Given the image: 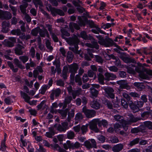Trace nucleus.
<instances>
[{
    "label": "nucleus",
    "mask_w": 152,
    "mask_h": 152,
    "mask_svg": "<svg viewBox=\"0 0 152 152\" xmlns=\"http://www.w3.org/2000/svg\"><path fill=\"white\" fill-rule=\"evenodd\" d=\"M114 118L116 121H119L121 124L126 122V121L124 119L123 117L120 115H115Z\"/></svg>",
    "instance_id": "c756f323"
},
{
    "label": "nucleus",
    "mask_w": 152,
    "mask_h": 152,
    "mask_svg": "<svg viewBox=\"0 0 152 152\" xmlns=\"http://www.w3.org/2000/svg\"><path fill=\"white\" fill-rule=\"evenodd\" d=\"M48 11H50L53 16H56L57 15V9L52 7L50 4H49L46 7Z\"/></svg>",
    "instance_id": "4be33fe9"
},
{
    "label": "nucleus",
    "mask_w": 152,
    "mask_h": 152,
    "mask_svg": "<svg viewBox=\"0 0 152 152\" xmlns=\"http://www.w3.org/2000/svg\"><path fill=\"white\" fill-rule=\"evenodd\" d=\"M14 61V64L20 69H23L25 68L24 66L22 65L21 62L18 59L15 58Z\"/></svg>",
    "instance_id": "cd10ccee"
},
{
    "label": "nucleus",
    "mask_w": 152,
    "mask_h": 152,
    "mask_svg": "<svg viewBox=\"0 0 152 152\" xmlns=\"http://www.w3.org/2000/svg\"><path fill=\"white\" fill-rule=\"evenodd\" d=\"M11 33L13 35L19 36L21 34V31L20 29L12 30L11 31Z\"/></svg>",
    "instance_id": "49530a36"
},
{
    "label": "nucleus",
    "mask_w": 152,
    "mask_h": 152,
    "mask_svg": "<svg viewBox=\"0 0 152 152\" xmlns=\"http://www.w3.org/2000/svg\"><path fill=\"white\" fill-rule=\"evenodd\" d=\"M66 40L69 44L71 45L69 48V50L75 54H80V50H78V45L80 41L76 36L75 35L71 37L66 38Z\"/></svg>",
    "instance_id": "f257e3e1"
},
{
    "label": "nucleus",
    "mask_w": 152,
    "mask_h": 152,
    "mask_svg": "<svg viewBox=\"0 0 152 152\" xmlns=\"http://www.w3.org/2000/svg\"><path fill=\"white\" fill-rule=\"evenodd\" d=\"M123 60L126 63H134L135 62L134 59L131 58L127 56L125 57Z\"/></svg>",
    "instance_id": "37998d69"
},
{
    "label": "nucleus",
    "mask_w": 152,
    "mask_h": 152,
    "mask_svg": "<svg viewBox=\"0 0 152 152\" xmlns=\"http://www.w3.org/2000/svg\"><path fill=\"white\" fill-rule=\"evenodd\" d=\"M119 94L121 95H122L123 97L126 99L127 100H129L130 97L126 92H124L122 90H121L119 91Z\"/></svg>",
    "instance_id": "c03bdc74"
},
{
    "label": "nucleus",
    "mask_w": 152,
    "mask_h": 152,
    "mask_svg": "<svg viewBox=\"0 0 152 152\" xmlns=\"http://www.w3.org/2000/svg\"><path fill=\"white\" fill-rule=\"evenodd\" d=\"M33 1L36 7H37L38 5L40 6L42 5V2L41 0H33Z\"/></svg>",
    "instance_id": "774afa93"
},
{
    "label": "nucleus",
    "mask_w": 152,
    "mask_h": 152,
    "mask_svg": "<svg viewBox=\"0 0 152 152\" xmlns=\"http://www.w3.org/2000/svg\"><path fill=\"white\" fill-rule=\"evenodd\" d=\"M20 93L21 96L24 99L25 101L29 104L31 105L33 104H36V102L35 100H33L31 102L29 101L31 98L26 94L23 92L22 91H20Z\"/></svg>",
    "instance_id": "6e6552de"
},
{
    "label": "nucleus",
    "mask_w": 152,
    "mask_h": 152,
    "mask_svg": "<svg viewBox=\"0 0 152 152\" xmlns=\"http://www.w3.org/2000/svg\"><path fill=\"white\" fill-rule=\"evenodd\" d=\"M50 143H45L44 145L45 146L50 147L55 150L58 151L60 152H64L65 151L61 148L60 145L56 143H53L50 144Z\"/></svg>",
    "instance_id": "0eeeda50"
},
{
    "label": "nucleus",
    "mask_w": 152,
    "mask_h": 152,
    "mask_svg": "<svg viewBox=\"0 0 152 152\" xmlns=\"http://www.w3.org/2000/svg\"><path fill=\"white\" fill-rule=\"evenodd\" d=\"M73 143H64V147L66 149H67L68 148H78L80 146L79 143H75L74 145H73Z\"/></svg>",
    "instance_id": "ddd939ff"
},
{
    "label": "nucleus",
    "mask_w": 152,
    "mask_h": 152,
    "mask_svg": "<svg viewBox=\"0 0 152 152\" xmlns=\"http://www.w3.org/2000/svg\"><path fill=\"white\" fill-rule=\"evenodd\" d=\"M19 59L23 63H25L28 60V58L27 56H20Z\"/></svg>",
    "instance_id": "603ef678"
},
{
    "label": "nucleus",
    "mask_w": 152,
    "mask_h": 152,
    "mask_svg": "<svg viewBox=\"0 0 152 152\" xmlns=\"http://www.w3.org/2000/svg\"><path fill=\"white\" fill-rule=\"evenodd\" d=\"M75 110L74 109H72L70 111L69 110L68 112V116L67 119V121L68 122L70 121L71 118H73L75 115Z\"/></svg>",
    "instance_id": "2f4dec72"
},
{
    "label": "nucleus",
    "mask_w": 152,
    "mask_h": 152,
    "mask_svg": "<svg viewBox=\"0 0 152 152\" xmlns=\"http://www.w3.org/2000/svg\"><path fill=\"white\" fill-rule=\"evenodd\" d=\"M88 125L87 124L85 125H83L81 126L80 131L82 134H85L88 131Z\"/></svg>",
    "instance_id": "bb28decb"
},
{
    "label": "nucleus",
    "mask_w": 152,
    "mask_h": 152,
    "mask_svg": "<svg viewBox=\"0 0 152 152\" xmlns=\"http://www.w3.org/2000/svg\"><path fill=\"white\" fill-rule=\"evenodd\" d=\"M50 87H49L48 85H43L39 90V93L42 95L44 94L46 91Z\"/></svg>",
    "instance_id": "58836bf2"
},
{
    "label": "nucleus",
    "mask_w": 152,
    "mask_h": 152,
    "mask_svg": "<svg viewBox=\"0 0 152 152\" xmlns=\"http://www.w3.org/2000/svg\"><path fill=\"white\" fill-rule=\"evenodd\" d=\"M68 70V66H64L63 67V69L62 70L61 77H62L63 79L64 80L66 79H67Z\"/></svg>",
    "instance_id": "7c9ffc66"
},
{
    "label": "nucleus",
    "mask_w": 152,
    "mask_h": 152,
    "mask_svg": "<svg viewBox=\"0 0 152 152\" xmlns=\"http://www.w3.org/2000/svg\"><path fill=\"white\" fill-rule=\"evenodd\" d=\"M146 140H142L140 138H137L132 140L130 142H146Z\"/></svg>",
    "instance_id": "5fc2aeb1"
},
{
    "label": "nucleus",
    "mask_w": 152,
    "mask_h": 152,
    "mask_svg": "<svg viewBox=\"0 0 152 152\" xmlns=\"http://www.w3.org/2000/svg\"><path fill=\"white\" fill-rule=\"evenodd\" d=\"M96 37L99 40L98 42V43L101 45H104L106 47H109L115 44L116 46L121 49L120 47L116 45L113 40L110 38H108L104 39L100 35L96 36Z\"/></svg>",
    "instance_id": "f03ea898"
},
{
    "label": "nucleus",
    "mask_w": 152,
    "mask_h": 152,
    "mask_svg": "<svg viewBox=\"0 0 152 152\" xmlns=\"http://www.w3.org/2000/svg\"><path fill=\"white\" fill-rule=\"evenodd\" d=\"M82 111L84 113L86 116L88 118L94 117L96 114L94 110L88 109L86 106H84L82 109Z\"/></svg>",
    "instance_id": "39448f33"
},
{
    "label": "nucleus",
    "mask_w": 152,
    "mask_h": 152,
    "mask_svg": "<svg viewBox=\"0 0 152 152\" xmlns=\"http://www.w3.org/2000/svg\"><path fill=\"white\" fill-rule=\"evenodd\" d=\"M28 4L27 3H25L20 6V10L23 15L26 13V8L28 7Z\"/></svg>",
    "instance_id": "473e14b6"
},
{
    "label": "nucleus",
    "mask_w": 152,
    "mask_h": 152,
    "mask_svg": "<svg viewBox=\"0 0 152 152\" xmlns=\"http://www.w3.org/2000/svg\"><path fill=\"white\" fill-rule=\"evenodd\" d=\"M46 31H47L46 29H45L44 30H42L40 28L39 33L41 37H45V36Z\"/></svg>",
    "instance_id": "0e129e2a"
},
{
    "label": "nucleus",
    "mask_w": 152,
    "mask_h": 152,
    "mask_svg": "<svg viewBox=\"0 0 152 152\" xmlns=\"http://www.w3.org/2000/svg\"><path fill=\"white\" fill-rule=\"evenodd\" d=\"M66 136L68 139H73L75 137V134L73 132L70 131L67 132Z\"/></svg>",
    "instance_id": "79ce46f5"
},
{
    "label": "nucleus",
    "mask_w": 152,
    "mask_h": 152,
    "mask_svg": "<svg viewBox=\"0 0 152 152\" xmlns=\"http://www.w3.org/2000/svg\"><path fill=\"white\" fill-rule=\"evenodd\" d=\"M23 48L24 47L22 45L19 44L17 45L15 50V53L19 55H22L23 53L22 50Z\"/></svg>",
    "instance_id": "a211bd4d"
},
{
    "label": "nucleus",
    "mask_w": 152,
    "mask_h": 152,
    "mask_svg": "<svg viewBox=\"0 0 152 152\" xmlns=\"http://www.w3.org/2000/svg\"><path fill=\"white\" fill-rule=\"evenodd\" d=\"M78 19L79 20L78 23L80 26H85L86 25V20L85 19H83L80 17H78Z\"/></svg>",
    "instance_id": "a19ab883"
},
{
    "label": "nucleus",
    "mask_w": 152,
    "mask_h": 152,
    "mask_svg": "<svg viewBox=\"0 0 152 152\" xmlns=\"http://www.w3.org/2000/svg\"><path fill=\"white\" fill-rule=\"evenodd\" d=\"M91 107L96 110H98L100 108L101 103L100 101L97 100H93L90 103Z\"/></svg>",
    "instance_id": "dca6fc26"
},
{
    "label": "nucleus",
    "mask_w": 152,
    "mask_h": 152,
    "mask_svg": "<svg viewBox=\"0 0 152 152\" xmlns=\"http://www.w3.org/2000/svg\"><path fill=\"white\" fill-rule=\"evenodd\" d=\"M12 17V15L10 12L7 11H4L3 20L10 19Z\"/></svg>",
    "instance_id": "4c0bfd02"
},
{
    "label": "nucleus",
    "mask_w": 152,
    "mask_h": 152,
    "mask_svg": "<svg viewBox=\"0 0 152 152\" xmlns=\"http://www.w3.org/2000/svg\"><path fill=\"white\" fill-rule=\"evenodd\" d=\"M134 86L138 91H142L145 88L143 83L135 82L133 83Z\"/></svg>",
    "instance_id": "412c9836"
},
{
    "label": "nucleus",
    "mask_w": 152,
    "mask_h": 152,
    "mask_svg": "<svg viewBox=\"0 0 152 152\" xmlns=\"http://www.w3.org/2000/svg\"><path fill=\"white\" fill-rule=\"evenodd\" d=\"M80 37L85 40H94L93 37L89 35H88L85 31H82L80 33Z\"/></svg>",
    "instance_id": "f3484780"
},
{
    "label": "nucleus",
    "mask_w": 152,
    "mask_h": 152,
    "mask_svg": "<svg viewBox=\"0 0 152 152\" xmlns=\"http://www.w3.org/2000/svg\"><path fill=\"white\" fill-rule=\"evenodd\" d=\"M117 83L120 85L119 88L121 89H126L129 90L130 88V86L128 85L126 80H121L117 82Z\"/></svg>",
    "instance_id": "9d476101"
},
{
    "label": "nucleus",
    "mask_w": 152,
    "mask_h": 152,
    "mask_svg": "<svg viewBox=\"0 0 152 152\" xmlns=\"http://www.w3.org/2000/svg\"><path fill=\"white\" fill-rule=\"evenodd\" d=\"M72 3L75 7H78L80 6V5L82 3V1L80 0H77V1H72Z\"/></svg>",
    "instance_id": "13d9d810"
},
{
    "label": "nucleus",
    "mask_w": 152,
    "mask_h": 152,
    "mask_svg": "<svg viewBox=\"0 0 152 152\" xmlns=\"http://www.w3.org/2000/svg\"><path fill=\"white\" fill-rule=\"evenodd\" d=\"M106 105L108 108L112 109L113 108V105L112 102L107 100H105L104 103Z\"/></svg>",
    "instance_id": "69168bd1"
},
{
    "label": "nucleus",
    "mask_w": 152,
    "mask_h": 152,
    "mask_svg": "<svg viewBox=\"0 0 152 152\" xmlns=\"http://www.w3.org/2000/svg\"><path fill=\"white\" fill-rule=\"evenodd\" d=\"M103 89L105 91L106 96L111 99H114L115 97V95L113 93L114 90L111 88H104Z\"/></svg>",
    "instance_id": "1a4fd4ad"
},
{
    "label": "nucleus",
    "mask_w": 152,
    "mask_h": 152,
    "mask_svg": "<svg viewBox=\"0 0 152 152\" xmlns=\"http://www.w3.org/2000/svg\"><path fill=\"white\" fill-rule=\"evenodd\" d=\"M69 26L72 32H74V28L77 30H79L80 28L79 25L73 22L70 23L69 25Z\"/></svg>",
    "instance_id": "6ab92c4d"
},
{
    "label": "nucleus",
    "mask_w": 152,
    "mask_h": 152,
    "mask_svg": "<svg viewBox=\"0 0 152 152\" xmlns=\"http://www.w3.org/2000/svg\"><path fill=\"white\" fill-rule=\"evenodd\" d=\"M2 43L6 46L10 48L14 46L13 43L11 42L10 41L6 39H5L3 42H2Z\"/></svg>",
    "instance_id": "c9c22d12"
},
{
    "label": "nucleus",
    "mask_w": 152,
    "mask_h": 152,
    "mask_svg": "<svg viewBox=\"0 0 152 152\" xmlns=\"http://www.w3.org/2000/svg\"><path fill=\"white\" fill-rule=\"evenodd\" d=\"M99 126H101L102 125H103L104 126H106L107 125V121L104 120H103L102 121H100L99 119Z\"/></svg>",
    "instance_id": "3c124183"
},
{
    "label": "nucleus",
    "mask_w": 152,
    "mask_h": 152,
    "mask_svg": "<svg viewBox=\"0 0 152 152\" xmlns=\"http://www.w3.org/2000/svg\"><path fill=\"white\" fill-rule=\"evenodd\" d=\"M47 48L50 50H53V48L51 46V43L49 40L47 39L45 42Z\"/></svg>",
    "instance_id": "e2e57ef3"
},
{
    "label": "nucleus",
    "mask_w": 152,
    "mask_h": 152,
    "mask_svg": "<svg viewBox=\"0 0 152 152\" xmlns=\"http://www.w3.org/2000/svg\"><path fill=\"white\" fill-rule=\"evenodd\" d=\"M92 42L93 48H95L96 50H98L99 49V45L98 44L97 42L95 41V39H93L91 40Z\"/></svg>",
    "instance_id": "6e6d98bb"
},
{
    "label": "nucleus",
    "mask_w": 152,
    "mask_h": 152,
    "mask_svg": "<svg viewBox=\"0 0 152 152\" xmlns=\"http://www.w3.org/2000/svg\"><path fill=\"white\" fill-rule=\"evenodd\" d=\"M93 87H91L90 89V97L92 98L97 97L99 94V91L96 89H93Z\"/></svg>",
    "instance_id": "aec40b11"
},
{
    "label": "nucleus",
    "mask_w": 152,
    "mask_h": 152,
    "mask_svg": "<svg viewBox=\"0 0 152 152\" xmlns=\"http://www.w3.org/2000/svg\"><path fill=\"white\" fill-rule=\"evenodd\" d=\"M75 82L77 83L78 84L79 86H81L82 85V81L81 78L78 75H77L75 78Z\"/></svg>",
    "instance_id": "a18cd8bd"
},
{
    "label": "nucleus",
    "mask_w": 152,
    "mask_h": 152,
    "mask_svg": "<svg viewBox=\"0 0 152 152\" xmlns=\"http://www.w3.org/2000/svg\"><path fill=\"white\" fill-rule=\"evenodd\" d=\"M135 70L139 73V76L140 78L143 79H148L149 78V76L145 73L144 72L141 71L139 68H136Z\"/></svg>",
    "instance_id": "2eb2a0df"
},
{
    "label": "nucleus",
    "mask_w": 152,
    "mask_h": 152,
    "mask_svg": "<svg viewBox=\"0 0 152 152\" xmlns=\"http://www.w3.org/2000/svg\"><path fill=\"white\" fill-rule=\"evenodd\" d=\"M68 124L67 122H64L61 123V124H55L54 126L57 130L60 132H65L69 129Z\"/></svg>",
    "instance_id": "423d86ee"
},
{
    "label": "nucleus",
    "mask_w": 152,
    "mask_h": 152,
    "mask_svg": "<svg viewBox=\"0 0 152 152\" xmlns=\"http://www.w3.org/2000/svg\"><path fill=\"white\" fill-rule=\"evenodd\" d=\"M29 53L32 58H33L35 57V51L34 47H31L29 51Z\"/></svg>",
    "instance_id": "4d7b16f0"
},
{
    "label": "nucleus",
    "mask_w": 152,
    "mask_h": 152,
    "mask_svg": "<svg viewBox=\"0 0 152 152\" xmlns=\"http://www.w3.org/2000/svg\"><path fill=\"white\" fill-rule=\"evenodd\" d=\"M105 80L107 81L113 80L116 78V76L113 73L109 72H106L104 74Z\"/></svg>",
    "instance_id": "4468645a"
},
{
    "label": "nucleus",
    "mask_w": 152,
    "mask_h": 152,
    "mask_svg": "<svg viewBox=\"0 0 152 152\" xmlns=\"http://www.w3.org/2000/svg\"><path fill=\"white\" fill-rule=\"evenodd\" d=\"M39 148H38V147L36 148V152H45L46 151V150L43 148V147L40 144H39Z\"/></svg>",
    "instance_id": "052dcab7"
},
{
    "label": "nucleus",
    "mask_w": 152,
    "mask_h": 152,
    "mask_svg": "<svg viewBox=\"0 0 152 152\" xmlns=\"http://www.w3.org/2000/svg\"><path fill=\"white\" fill-rule=\"evenodd\" d=\"M99 119H94L89 122L87 124L88 126H89L90 129L94 132L97 133L99 132V130L98 128L97 125L99 126Z\"/></svg>",
    "instance_id": "20e7f679"
},
{
    "label": "nucleus",
    "mask_w": 152,
    "mask_h": 152,
    "mask_svg": "<svg viewBox=\"0 0 152 152\" xmlns=\"http://www.w3.org/2000/svg\"><path fill=\"white\" fill-rule=\"evenodd\" d=\"M60 60L56 58L55 60L53 62V64L54 65L56 66V67L57 69L58 70L60 71L61 70L60 67Z\"/></svg>",
    "instance_id": "e433bc0d"
},
{
    "label": "nucleus",
    "mask_w": 152,
    "mask_h": 152,
    "mask_svg": "<svg viewBox=\"0 0 152 152\" xmlns=\"http://www.w3.org/2000/svg\"><path fill=\"white\" fill-rule=\"evenodd\" d=\"M98 78L99 83L101 85L104 84V80L105 78L104 75L101 73H99L98 75Z\"/></svg>",
    "instance_id": "72a5a7b5"
},
{
    "label": "nucleus",
    "mask_w": 152,
    "mask_h": 152,
    "mask_svg": "<svg viewBox=\"0 0 152 152\" xmlns=\"http://www.w3.org/2000/svg\"><path fill=\"white\" fill-rule=\"evenodd\" d=\"M68 67L69 68V72L71 73L70 75V82L72 84L74 83L75 74L77 73L78 68V65L76 63H74L68 65Z\"/></svg>",
    "instance_id": "7ed1b4c3"
},
{
    "label": "nucleus",
    "mask_w": 152,
    "mask_h": 152,
    "mask_svg": "<svg viewBox=\"0 0 152 152\" xmlns=\"http://www.w3.org/2000/svg\"><path fill=\"white\" fill-rule=\"evenodd\" d=\"M69 110V108L65 110H58V113L61 115L62 118L64 119L66 117L67 113Z\"/></svg>",
    "instance_id": "b1692460"
},
{
    "label": "nucleus",
    "mask_w": 152,
    "mask_h": 152,
    "mask_svg": "<svg viewBox=\"0 0 152 152\" xmlns=\"http://www.w3.org/2000/svg\"><path fill=\"white\" fill-rule=\"evenodd\" d=\"M141 118L139 117H135L132 114H129L126 122L128 124H131L132 123H135L137 121L140 120Z\"/></svg>",
    "instance_id": "9b49d317"
},
{
    "label": "nucleus",
    "mask_w": 152,
    "mask_h": 152,
    "mask_svg": "<svg viewBox=\"0 0 152 152\" xmlns=\"http://www.w3.org/2000/svg\"><path fill=\"white\" fill-rule=\"evenodd\" d=\"M114 128L115 132H117L120 130V128H122V124L121 125L118 123H116L114 125Z\"/></svg>",
    "instance_id": "de8ad7c7"
},
{
    "label": "nucleus",
    "mask_w": 152,
    "mask_h": 152,
    "mask_svg": "<svg viewBox=\"0 0 152 152\" xmlns=\"http://www.w3.org/2000/svg\"><path fill=\"white\" fill-rule=\"evenodd\" d=\"M61 31L62 34L61 37L63 39H65L66 40V37L64 36L69 37L70 36V34L64 28H62L61 30Z\"/></svg>",
    "instance_id": "ea45409f"
},
{
    "label": "nucleus",
    "mask_w": 152,
    "mask_h": 152,
    "mask_svg": "<svg viewBox=\"0 0 152 152\" xmlns=\"http://www.w3.org/2000/svg\"><path fill=\"white\" fill-rule=\"evenodd\" d=\"M40 28H36L32 29L31 31V34L33 36H36L39 32Z\"/></svg>",
    "instance_id": "8fccbe9b"
},
{
    "label": "nucleus",
    "mask_w": 152,
    "mask_h": 152,
    "mask_svg": "<svg viewBox=\"0 0 152 152\" xmlns=\"http://www.w3.org/2000/svg\"><path fill=\"white\" fill-rule=\"evenodd\" d=\"M74 57V55L72 52L70 51H68L67 53V60L69 63H71L73 60Z\"/></svg>",
    "instance_id": "f704fd0d"
},
{
    "label": "nucleus",
    "mask_w": 152,
    "mask_h": 152,
    "mask_svg": "<svg viewBox=\"0 0 152 152\" xmlns=\"http://www.w3.org/2000/svg\"><path fill=\"white\" fill-rule=\"evenodd\" d=\"M79 141L81 142H96L94 139H89L87 140H86V138L83 137H80L78 138Z\"/></svg>",
    "instance_id": "c85d7f7f"
},
{
    "label": "nucleus",
    "mask_w": 152,
    "mask_h": 152,
    "mask_svg": "<svg viewBox=\"0 0 152 152\" xmlns=\"http://www.w3.org/2000/svg\"><path fill=\"white\" fill-rule=\"evenodd\" d=\"M72 100V97L71 96H67L66 97L64 101V104L62 109H65L67 107V105L70 103Z\"/></svg>",
    "instance_id": "5701e85b"
},
{
    "label": "nucleus",
    "mask_w": 152,
    "mask_h": 152,
    "mask_svg": "<svg viewBox=\"0 0 152 152\" xmlns=\"http://www.w3.org/2000/svg\"><path fill=\"white\" fill-rule=\"evenodd\" d=\"M138 127L140 130V132H145V130L146 129V127L145 125L144 124L140 125Z\"/></svg>",
    "instance_id": "338daca9"
},
{
    "label": "nucleus",
    "mask_w": 152,
    "mask_h": 152,
    "mask_svg": "<svg viewBox=\"0 0 152 152\" xmlns=\"http://www.w3.org/2000/svg\"><path fill=\"white\" fill-rule=\"evenodd\" d=\"M121 101L122 106L125 108H127L128 106L127 102L124 99H121Z\"/></svg>",
    "instance_id": "680f3d73"
},
{
    "label": "nucleus",
    "mask_w": 152,
    "mask_h": 152,
    "mask_svg": "<svg viewBox=\"0 0 152 152\" xmlns=\"http://www.w3.org/2000/svg\"><path fill=\"white\" fill-rule=\"evenodd\" d=\"M123 148V145L121 144H119L114 146L112 148V150L114 152H118L121 150Z\"/></svg>",
    "instance_id": "a878e982"
},
{
    "label": "nucleus",
    "mask_w": 152,
    "mask_h": 152,
    "mask_svg": "<svg viewBox=\"0 0 152 152\" xmlns=\"http://www.w3.org/2000/svg\"><path fill=\"white\" fill-rule=\"evenodd\" d=\"M94 58L96 62L101 64L103 63V59L100 56L98 55H96L95 56Z\"/></svg>",
    "instance_id": "09e8293b"
},
{
    "label": "nucleus",
    "mask_w": 152,
    "mask_h": 152,
    "mask_svg": "<svg viewBox=\"0 0 152 152\" xmlns=\"http://www.w3.org/2000/svg\"><path fill=\"white\" fill-rule=\"evenodd\" d=\"M146 128L150 129H152V122L150 121H146L144 123Z\"/></svg>",
    "instance_id": "864d4df0"
},
{
    "label": "nucleus",
    "mask_w": 152,
    "mask_h": 152,
    "mask_svg": "<svg viewBox=\"0 0 152 152\" xmlns=\"http://www.w3.org/2000/svg\"><path fill=\"white\" fill-rule=\"evenodd\" d=\"M49 132L46 133L45 135L48 137L52 138L53 136L55 134L54 129L52 127L49 128Z\"/></svg>",
    "instance_id": "393cba45"
},
{
    "label": "nucleus",
    "mask_w": 152,
    "mask_h": 152,
    "mask_svg": "<svg viewBox=\"0 0 152 152\" xmlns=\"http://www.w3.org/2000/svg\"><path fill=\"white\" fill-rule=\"evenodd\" d=\"M61 93V90L59 88L52 90L50 96V99L52 100H53L54 99V96L56 97H58L59 96Z\"/></svg>",
    "instance_id": "f8f14e48"
},
{
    "label": "nucleus",
    "mask_w": 152,
    "mask_h": 152,
    "mask_svg": "<svg viewBox=\"0 0 152 152\" xmlns=\"http://www.w3.org/2000/svg\"><path fill=\"white\" fill-rule=\"evenodd\" d=\"M83 118V116L80 113H78L75 115V119L77 121H80Z\"/></svg>",
    "instance_id": "bf43d9fd"
}]
</instances>
